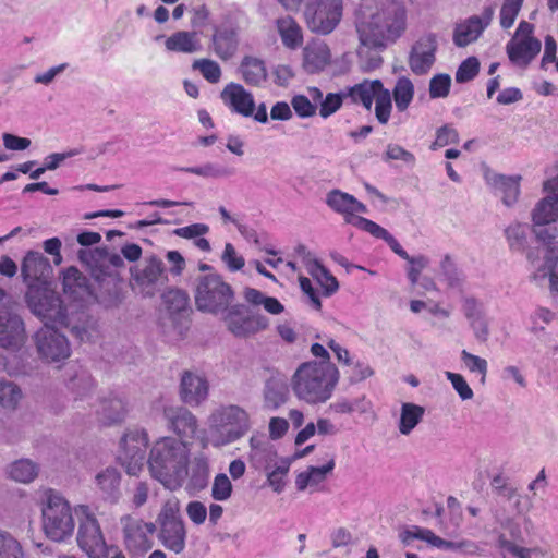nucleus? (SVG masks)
Wrapping results in <instances>:
<instances>
[{
  "mask_svg": "<svg viewBox=\"0 0 558 558\" xmlns=\"http://www.w3.org/2000/svg\"><path fill=\"white\" fill-rule=\"evenodd\" d=\"M190 457V441L163 436L153 444L147 464L154 478L165 487L175 489L187 476Z\"/></svg>",
  "mask_w": 558,
  "mask_h": 558,
  "instance_id": "1",
  "label": "nucleus"
},
{
  "mask_svg": "<svg viewBox=\"0 0 558 558\" xmlns=\"http://www.w3.org/2000/svg\"><path fill=\"white\" fill-rule=\"evenodd\" d=\"M405 27V0H384L368 20L356 23L360 43L364 47H385L387 40L400 36Z\"/></svg>",
  "mask_w": 558,
  "mask_h": 558,
  "instance_id": "2",
  "label": "nucleus"
},
{
  "mask_svg": "<svg viewBox=\"0 0 558 558\" xmlns=\"http://www.w3.org/2000/svg\"><path fill=\"white\" fill-rule=\"evenodd\" d=\"M251 417L246 410L235 404L220 405L208 417V436L202 447L220 448L241 439L251 429Z\"/></svg>",
  "mask_w": 558,
  "mask_h": 558,
  "instance_id": "3",
  "label": "nucleus"
},
{
  "mask_svg": "<svg viewBox=\"0 0 558 558\" xmlns=\"http://www.w3.org/2000/svg\"><path fill=\"white\" fill-rule=\"evenodd\" d=\"M43 524L46 536L53 542H64L73 535L75 522L70 504L53 489H45Z\"/></svg>",
  "mask_w": 558,
  "mask_h": 558,
  "instance_id": "4",
  "label": "nucleus"
},
{
  "mask_svg": "<svg viewBox=\"0 0 558 558\" xmlns=\"http://www.w3.org/2000/svg\"><path fill=\"white\" fill-rule=\"evenodd\" d=\"M234 292L217 272L201 275L195 280L194 299L196 308L204 313L218 314L229 308Z\"/></svg>",
  "mask_w": 558,
  "mask_h": 558,
  "instance_id": "5",
  "label": "nucleus"
},
{
  "mask_svg": "<svg viewBox=\"0 0 558 558\" xmlns=\"http://www.w3.org/2000/svg\"><path fill=\"white\" fill-rule=\"evenodd\" d=\"M74 513L78 520L76 542L80 549L89 558H107V543L95 513L86 505L75 507Z\"/></svg>",
  "mask_w": 558,
  "mask_h": 558,
  "instance_id": "6",
  "label": "nucleus"
},
{
  "mask_svg": "<svg viewBox=\"0 0 558 558\" xmlns=\"http://www.w3.org/2000/svg\"><path fill=\"white\" fill-rule=\"evenodd\" d=\"M533 232L538 242L550 252L558 250V229L551 226L558 220V197L546 196L538 201L531 213Z\"/></svg>",
  "mask_w": 558,
  "mask_h": 558,
  "instance_id": "7",
  "label": "nucleus"
},
{
  "mask_svg": "<svg viewBox=\"0 0 558 558\" xmlns=\"http://www.w3.org/2000/svg\"><path fill=\"white\" fill-rule=\"evenodd\" d=\"M25 300L29 311L40 318L59 325H66V310L60 295L53 290L29 287Z\"/></svg>",
  "mask_w": 558,
  "mask_h": 558,
  "instance_id": "8",
  "label": "nucleus"
},
{
  "mask_svg": "<svg viewBox=\"0 0 558 558\" xmlns=\"http://www.w3.org/2000/svg\"><path fill=\"white\" fill-rule=\"evenodd\" d=\"M308 29L318 35H328L342 17L341 0H308L304 10Z\"/></svg>",
  "mask_w": 558,
  "mask_h": 558,
  "instance_id": "9",
  "label": "nucleus"
},
{
  "mask_svg": "<svg viewBox=\"0 0 558 558\" xmlns=\"http://www.w3.org/2000/svg\"><path fill=\"white\" fill-rule=\"evenodd\" d=\"M314 356L320 357L323 361L307 362L302 364L294 374L293 384H337L339 380V372L337 367L329 362V353L319 343L311 347Z\"/></svg>",
  "mask_w": 558,
  "mask_h": 558,
  "instance_id": "10",
  "label": "nucleus"
},
{
  "mask_svg": "<svg viewBox=\"0 0 558 558\" xmlns=\"http://www.w3.org/2000/svg\"><path fill=\"white\" fill-rule=\"evenodd\" d=\"M157 521L160 526L158 535L160 543L168 550L181 554L185 549L186 530L178 508L167 502L163 505Z\"/></svg>",
  "mask_w": 558,
  "mask_h": 558,
  "instance_id": "11",
  "label": "nucleus"
},
{
  "mask_svg": "<svg viewBox=\"0 0 558 558\" xmlns=\"http://www.w3.org/2000/svg\"><path fill=\"white\" fill-rule=\"evenodd\" d=\"M147 445L148 436L143 429L129 430L122 437L118 461L129 475H137L142 471Z\"/></svg>",
  "mask_w": 558,
  "mask_h": 558,
  "instance_id": "12",
  "label": "nucleus"
},
{
  "mask_svg": "<svg viewBox=\"0 0 558 558\" xmlns=\"http://www.w3.org/2000/svg\"><path fill=\"white\" fill-rule=\"evenodd\" d=\"M223 320L228 330L238 338L253 336L269 325L266 316L250 313L243 304L229 306Z\"/></svg>",
  "mask_w": 558,
  "mask_h": 558,
  "instance_id": "13",
  "label": "nucleus"
},
{
  "mask_svg": "<svg viewBox=\"0 0 558 558\" xmlns=\"http://www.w3.org/2000/svg\"><path fill=\"white\" fill-rule=\"evenodd\" d=\"M25 324L9 304H0V348L20 351L26 342Z\"/></svg>",
  "mask_w": 558,
  "mask_h": 558,
  "instance_id": "14",
  "label": "nucleus"
},
{
  "mask_svg": "<svg viewBox=\"0 0 558 558\" xmlns=\"http://www.w3.org/2000/svg\"><path fill=\"white\" fill-rule=\"evenodd\" d=\"M38 355L47 362H59L70 356V343L64 335L47 323L35 333Z\"/></svg>",
  "mask_w": 558,
  "mask_h": 558,
  "instance_id": "15",
  "label": "nucleus"
},
{
  "mask_svg": "<svg viewBox=\"0 0 558 558\" xmlns=\"http://www.w3.org/2000/svg\"><path fill=\"white\" fill-rule=\"evenodd\" d=\"M124 544L133 557H141L153 547L151 536L156 525L125 515L122 518Z\"/></svg>",
  "mask_w": 558,
  "mask_h": 558,
  "instance_id": "16",
  "label": "nucleus"
},
{
  "mask_svg": "<svg viewBox=\"0 0 558 558\" xmlns=\"http://www.w3.org/2000/svg\"><path fill=\"white\" fill-rule=\"evenodd\" d=\"M131 274L140 292L146 296H154L168 281L165 264L157 255L146 257L143 267L131 269Z\"/></svg>",
  "mask_w": 558,
  "mask_h": 558,
  "instance_id": "17",
  "label": "nucleus"
},
{
  "mask_svg": "<svg viewBox=\"0 0 558 558\" xmlns=\"http://www.w3.org/2000/svg\"><path fill=\"white\" fill-rule=\"evenodd\" d=\"M436 36L428 34L421 37L411 48L408 64L415 75H425L436 61Z\"/></svg>",
  "mask_w": 558,
  "mask_h": 558,
  "instance_id": "18",
  "label": "nucleus"
},
{
  "mask_svg": "<svg viewBox=\"0 0 558 558\" xmlns=\"http://www.w3.org/2000/svg\"><path fill=\"white\" fill-rule=\"evenodd\" d=\"M240 46L239 28L232 24H222L214 28L210 49L222 61L231 60Z\"/></svg>",
  "mask_w": 558,
  "mask_h": 558,
  "instance_id": "19",
  "label": "nucleus"
},
{
  "mask_svg": "<svg viewBox=\"0 0 558 558\" xmlns=\"http://www.w3.org/2000/svg\"><path fill=\"white\" fill-rule=\"evenodd\" d=\"M336 466L333 456H330L327 463L322 466H308L295 477V487L299 492L310 493L324 492L326 489L327 476Z\"/></svg>",
  "mask_w": 558,
  "mask_h": 558,
  "instance_id": "20",
  "label": "nucleus"
},
{
  "mask_svg": "<svg viewBox=\"0 0 558 558\" xmlns=\"http://www.w3.org/2000/svg\"><path fill=\"white\" fill-rule=\"evenodd\" d=\"M167 425L178 437L192 444L197 430V420L184 408H167L165 410Z\"/></svg>",
  "mask_w": 558,
  "mask_h": 558,
  "instance_id": "21",
  "label": "nucleus"
},
{
  "mask_svg": "<svg viewBox=\"0 0 558 558\" xmlns=\"http://www.w3.org/2000/svg\"><path fill=\"white\" fill-rule=\"evenodd\" d=\"M541 49L542 43L537 38H512L506 46L509 60L523 69L529 66Z\"/></svg>",
  "mask_w": 558,
  "mask_h": 558,
  "instance_id": "22",
  "label": "nucleus"
},
{
  "mask_svg": "<svg viewBox=\"0 0 558 558\" xmlns=\"http://www.w3.org/2000/svg\"><path fill=\"white\" fill-rule=\"evenodd\" d=\"M221 99L234 112L243 117H252L256 108L252 93L238 83L228 84L221 92Z\"/></svg>",
  "mask_w": 558,
  "mask_h": 558,
  "instance_id": "23",
  "label": "nucleus"
},
{
  "mask_svg": "<svg viewBox=\"0 0 558 558\" xmlns=\"http://www.w3.org/2000/svg\"><path fill=\"white\" fill-rule=\"evenodd\" d=\"M485 179L496 193L501 194V201L506 206L510 207L517 203L520 195L521 175L507 177L493 172L487 173Z\"/></svg>",
  "mask_w": 558,
  "mask_h": 558,
  "instance_id": "24",
  "label": "nucleus"
},
{
  "mask_svg": "<svg viewBox=\"0 0 558 558\" xmlns=\"http://www.w3.org/2000/svg\"><path fill=\"white\" fill-rule=\"evenodd\" d=\"M401 539L405 545H410L413 541H424L433 547L441 550L458 551L459 542L446 541L437 536L433 531L413 525L401 534Z\"/></svg>",
  "mask_w": 558,
  "mask_h": 558,
  "instance_id": "25",
  "label": "nucleus"
},
{
  "mask_svg": "<svg viewBox=\"0 0 558 558\" xmlns=\"http://www.w3.org/2000/svg\"><path fill=\"white\" fill-rule=\"evenodd\" d=\"M125 403L122 399L112 397L99 400L96 415L99 424L110 426L123 421L125 416Z\"/></svg>",
  "mask_w": 558,
  "mask_h": 558,
  "instance_id": "26",
  "label": "nucleus"
},
{
  "mask_svg": "<svg viewBox=\"0 0 558 558\" xmlns=\"http://www.w3.org/2000/svg\"><path fill=\"white\" fill-rule=\"evenodd\" d=\"M108 248L96 247L81 248L77 253L80 262L88 267L95 279L100 280L104 276H108L107 264Z\"/></svg>",
  "mask_w": 558,
  "mask_h": 558,
  "instance_id": "27",
  "label": "nucleus"
},
{
  "mask_svg": "<svg viewBox=\"0 0 558 558\" xmlns=\"http://www.w3.org/2000/svg\"><path fill=\"white\" fill-rule=\"evenodd\" d=\"M381 86L383 83L380 80H364L363 82L347 88L344 95L347 98H350L353 104H361L365 109L371 110L374 97Z\"/></svg>",
  "mask_w": 558,
  "mask_h": 558,
  "instance_id": "28",
  "label": "nucleus"
},
{
  "mask_svg": "<svg viewBox=\"0 0 558 558\" xmlns=\"http://www.w3.org/2000/svg\"><path fill=\"white\" fill-rule=\"evenodd\" d=\"M165 47L168 51L191 54L201 51L202 44L195 32L179 31L166 39Z\"/></svg>",
  "mask_w": 558,
  "mask_h": 558,
  "instance_id": "29",
  "label": "nucleus"
},
{
  "mask_svg": "<svg viewBox=\"0 0 558 558\" xmlns=\"http://www.w3.org/2000/svg\"><path fill=\"white\" fill-rule=\"evenodd\" d=\"M51 267L48 259L39 252H28L22 263L21 274L25 281L45 277Z\"/></svg>",
  "mask_w": 558,
  "mask_h": 558,
  "instance_id": "30",
  "label": "nucleus"
},
{
  "mask_svg": "<svg viewBox=\"0 0 558 558\" xmlns=\"http://www.w3.org/2000/svg\"><path fill=\"white\" fill-rule=\"evenodd\" d=\"M330 50L324 43H314L304 49V66L307 72L316 73L330 62Z\"/></svg>",
  "mask_w": 558,
  "mask_h": 558,
  "instance_id": "31",
  "label": "nucleus"
},
{
  "mask_svg": "<svg viewBox=\"0 0 558 558\" xmlns=\"http://www.w3.org/2000/svg\"><path fill=\"white\" fill-rule=\"evenodd\" d=\"M239 71L244 82L252 86H258L267 78V71L262 60L246 56L242 59Z\"/></svg>",
  "mask_w": 558,
  "mask_h": 558,
  "instance_id": "32",
  "label": "nucleus"
},
{
  "mask_svg": "<svg viewBox=\"0 0 558 558\" xmlns=\"http://www.w3.org/2000/svg\"><path fill=\"white\" fill-rule=\"evenodd\" d=\"M282 44L288 48H296L303 41L302 29L291 16L280 17L276 21Z\"/></svg>",
  "mask_w": 558,
  "mask_h": 558,
  "instance_id": "33",
  "label": "nucleus"
},
{
  "mask_svg": "<svg viewBox=\"0 0 558 558\" xmlns=\"http://www.w3.org/2000/svg\"><path fill=\"white\" fill-rule=\"evenodd\" d=\"M483 33L477 15L471 16L464 23L457 25L453 41L458 47H465L476 40Z\"/></svg>",
  "mask_w": 558,
  "mask_h": 558,
  "instance_id": "34",
  "label": "nucleus"
},
{
  "mask_svg": "<svg viewBox=\"0 0 558 558\" xmlns=\"http://www.w3.org/2000/svg\"><path fill=\"white\" fill-rule=\"evenodd\" d=\"M354 201V196L342 192L338 189L331 190L326 195V204L337 214H340L344 217L347 223L352 218H356L357 216L351 215V208Z\"/></svg>",
  "mask_w": 558,
  "mask_h": 558,
  "instance_id": "35",
  "label": "nucleus"
},
{
  "mask_svg": "<svg viewBox=\"0 0 558 558\" xmlns=\"http://www.w3.org/2000/svg\"><path fill=\"white\" fill-rule=\"evenodd\" d=\"M174 171L192 173L203 179H225L233 174V170L215 162H206L195 167H174Z\"/></svg>",
  "mask_w": 558,
  "mask_h": 558,
  "instance_id": "36",
  "label": "nucleus"
},
{
  "mask_svg": "<svg viewBox=\"0 0 558 558\" xmlns=\"http://www.w3.org/2000/svg\"><path fill=\"white\" fill-rule=\"evenodd\" d=\"M96 483L106 499L118 500L120 474L114 468H107L99 472L96 475Z\"/></svg>",
  "mask_w": 558,
  "mask_h": 558,
  "instance_id": "37",
  "label": "nucleus"
},
{
  "mask_svg": "<svg viewBox=\"0 0 558 558\" xmlns=\"http://www.w3.org/2000/svg\"><path fill=\"white\" fill-rule=\"evenodd\" d=\"M425 409L421 405L404 402L401 405V414L399 421V432L402 435H409L422 421Z\"/></svg>",
  "mask_w": 558,
  "mask_h": 558,
  "instance_id": "38",
  "label": "nucleus"
},
{
  "mask_svg": "<svg viewBox=\"0 0 558 558\" xmlns=\"http://www.w3.org/2000/svg\"><path fill=\"white\" fill-rule=\"evenodd\" d=\"M333 386H293L296 397L308 404L325 403L332 396Z\"/></svg>",
  "mask_w": 558,
  "mask_h": 558,
  "instance_id": "39",
  "label": "nucleus"
},
{
  "mask_svg": "<svg viewBox=\"0 0 558 558\" xmlns=\"http://www.w3.org/2000/svg\"><path fill=\"white\" fill-rule=\"evenodd\" d=\"M307 270L324 289V294L330 296L339 289L337 279L317 260H312L307 265Z\"/></svg>",
  "mask_w": 558,
  "mask_h": 558,
  "instance_id": "40",
  "label": "nucleus"
},
{
  "mask_svg": "<svg viewBox=\"0 0 558 558\" xmlns=\"http://www.w3.org/2000/svg\"><path fill=\"white\" fill-rule=\"evenodd\" d=\"M291 460L282 458L280 461L271 466L269 470H264L267 476V483L277 494H280L286 488V477L290 471Z\"/></svg>",
  "mask_w": 558,
  "mask_h": 558,
  "instance_id": "41",
  "label": "nucleus"
},
{
  "mask_svg": "<svg viewBox=\"0 0 558 558\" xmlns=\"http://www.w3.org/2000/svg\"><path fill=\"white\" fill-rule=\"evenodd\" d=\"M391 97H393L398 111H405L414 97V85L411 80L405 76L399 77L391 92Z\"/></svg>",
  "mask_w": 558,
  "mask_h": 558,
  "instance_id": "42",
  "label": "nucleus"
},
{
  "mask_svg": "<svg viewBox=\"0 0 558 558\" xmlns=\"http://www.w3.org/2000/svg\"><path fill=\"white\" fill-rule=\"evenodd\" d=\"M63 290L74 296H82L88 291L87 278L75 267H69L63 274Z\"/></svg>",
  "mask_w": 558,
  "mask_h": 558,
  "instance_id": "43",
  "label": "nucleus"
},
{
  "mask_svg": "<svg viewBox=\"0 0 558 558\" xmlns=\"http://www.w3.org/2000/svg\"><path fill=\"white\" fill-rule=\"evenodd\" d=\"M38 471V465L32 460L20 459L9 466L8 473L16 482L31 483L37 476Z\"/></svg>",
  "mask_w": 558,
  "mask_h": 558,
  "instance_id": "44",
  "label": "nucleus"
},
{
  "mask_svg": "<svg viewBox=\"0 0 558 558\" xmlns=\"http://www.w3.org/2000/svg\"><path fill=\"white\" fill-rule=\"evenodd\" d=\"M162 302L171 314L180 313L186 310L190 298L189 294L178 288H170L161 295Z\"/></svg>",
  "mask_w": 558,
  "mask_h": 558,
  "instance_id": "45",
  "label": "nucleus"
},
{
  "mask_svg": "<svg viewBox=\"0 0 558 558\" xmlns=\"http://www.w3.org/2000/svg\"><path fill=\"white\" fill-rule=\"evenodd\" d=\"M505 236L511 251L522 252L527 240V226L513 222L505 229Z\"/></svg>",
  "mask_w": 558,
  "mask_h": 558,
  "instance_id": "46",
  "label": "nucleus"
},
{
  "mask_svg": "<svg viewBox=\"0 0 558 558\" xmlns=\"http://www.w3.org/2000/svg\"><path fill=\"white\" fill-rule=\"evenodd\" d=\"M374 100L376 119L380 124H387L392 110L391 92L383 85Z\"/></svg>",
  "mask_w": 558,
  "mask_h": 558,
  "instance_id": "47",
  "label": "nucleus"
},
{
  "mask_svg": "<svg viewBox=\"0 0 558 558\" xmlns=\"http://www.w3.org/2000/svg\"><path fill=\"white\" fill-rule=\"evenodd\" d=\"M441 276L450 288H461L464 282L462 271L457 267L450 255H445L440 262Z\"/></svg>",
  "mask_w": 558,
  "mask_h": 558,
  "instance_id": "48",
  "label": "nucleus"
},
{
  "mask_svg": "<svg viewBox=\"0 0 558 558\" xmlns=\"http://www.w3.org/2000/svg\"><path fill=\"white\" fill-rule=\"evenodd\" d=\"M0 558H25L21 543L5 531H0Z\"/></svg>",
  "mask_w": 558,
  "mask_h": 558,
  "instance_id": "49",
  "label": "nucleus"
},
{
  "mask_svg": "<svg viewBox=\"0 0 558 558\" xmlns=\"http://www.w3.org/2000/svg\"><path fill=\"white\" fill-rule=\"evenodd\" d=\"M192 69L199 71L203 77L211 84L218 83L221 78V68L218 62L211 59H196L192 63Z\"/></svg>",
  "mask_w": 558,
  "mask_h": 558,
  "instance_id": "50",
  "label": "nucleus"
},
{
  "mask_svg": "<svg viewBox=\"0 0 558 558\" xmlns=\"http://www.w3.org/2000/svg\"><path fill=\"white\" fill-rule=\"evenodd\" d=\"M233 485L225 473H219L214 477L211 485V498L216 501H227L231 498Z\"/></svg>",
  "mask_w": 558,
  "mask_h": 558,
  "instance_id": "51",
  "label": "nucleus"
},
{
  "mask_svg": "<svg viewBox=\"0 0 558 558\" xmlns=\"http://www.w3.org/2000/svg\"><path fill=\"white\" fill-rule=\"evenodd\" d=\"M181 399L191 407H197L208 397V386H181Z\"/></svg>",
  "mask_w": 558,
  "mask_h": 558,
  "instance_id": "52",
  "label": "nucleus"
},
{
  "mask_svg": "<svg viewBox=\"0 0 558 558\" xmlns=\"http://www.w3.org/2000/svg\"><path fill=\"white\" fill-rule=\"evenodd\" d=\"M209 472L208 458L201 453L194 457L192 461V482L198 487H204Z\"/></svg>",
  "mask_w": 558,
  "mask_h": 558,
  "instance_id": "53",
  "label": "nucleus"
},
{
  "mask_svg": "<svg viewBox=\"0 0 558 558\" xmlns=\"http://www.w3.org/2000/svg\"><path fill=\"white\" fill-rule=\"evenodd\" d=\"M281 459L282 458L278 457L277 450L271 444L251 457L254 466L263 470H269Z\"/></svg>",
  "mask_w": 558,
  "mask_h": 558,
  "instance_id": "54",
  "label": "nucleus"
},
{
  "mask_svg": "<svg viewBox=\"0 0 558 558\" xmlns=\"http://www.w3.org/2000/svg\"><path fill=\"white\" fill-rule=\"evenodd\" d=\"M523 4V0H504L501 10H500V25L502 28H510L521 8Z\"/></svg>",
  "mask_w": 558,
  "mask_h": 558,
  "instance_id": "55",
  "label": "nucleus"
},
{
  "mask_svg": "<svg viewBox=\"0 0 558 558\" xmlns=\"http://www.w3.org/2000/svg\"><path fill=\"white\" fill-rule=\"evenodd\" d=\"M460 141L458 131L450 124H445L437 129L436 138L430 145V149L445 147L449 144H458Z\"/></svg>",
  "mask_w": 558,
  "mask_h": 558,
  "instance_id": "56",
  "label": "nucleus"
},
{
  "mask_svg": "<svg viewBox=\"0 0 558 558\" xmlns=\"http://www.w3.org/2000/svg\"><path fill=\"white\" fill-rule=\"evenodd\" d=\"M451 86V77L448 74L434 75L429 81V96L433 99L448 96Z\"/></svg>",
  "mask_w": 558,
  "mask_h": 558,
  "instance_id": "57",
  "label": "nucleus"
},
{
  "mask_svg": "<svg viewBox=\"0 0 558 558\" xmlns=\"http://www.w3.org/2000/svg\"><path fill=\"white\" fill-rule=\"evenodd\" d=\"M349 223L356 227L357 229H361L371 235H373L376 239L385 240L389 232L383 228L381 226L377 225L376 222L364 218V217H356L349 220Z\"/></svg>",
  "mask_w": 558,
  "mask_h": 558,
  "instance_id": "58",
  "label": "nucleus"
},
{
  "mask_svg": "<svg viewBox=\"0 0 558 558\" xmlns=\"http://www.w3.org/2000/svg\"><path fill=\"white\" fill-rule=\"evenodd\" d=\"M344 98H347L344 92L327 94L319 106L320 117L326 119L333 114L341 108Z\"/></svg>",
  "mask_w": 558,
  "mask_h": 558,
  "instance_id": "59",
  "label": "nucleus"
},
{
  "mask_svg": "<svg viewBox=\"0 0 558 558\" xmlns=\"http://www.w3.org/2000/svg\"><path fill=\"white\" fill-rule=\"evenodd\" d=\"M286 386H268L265 390V407L276 410L286 403L288 396Z\"/></svg>",
  "mask_w": 558,
  "mask_h": 558,
  "instance_id": "60",
  "label": "nucleus"
},
{
  "mask_svg": "<svg viewBox=\"0 0 558 558\" xmlns=\"http://www.w3.org/2000/svg\"><path fill=\"white\" fill-rule=\"evenodd\" d=\"M480 70V62L475 57L465 59L456 72V81L458 83H465L473 80Z\"/></svg>",
  "mask_w": 558,
  "mask_h": 558,
  "instance_id": "61",
  "label": "nucleus"
},
{
  "mask_svg": "<svg viewBox=\"0 0 558 558\" xmlns=\"http://www.w3.org/2000/svg\"><path fill=\"white\" fill-rule=\"evenodd\" d=\"M500 495L508 499L515 498L514 509L519 515H525L532 508L531 498L527 496L518 495L515 489L512 487H502L500 489Z\"/></svg>",
  "mask_w": 558,
  "mask_h": 558,
  "instance_id": "62",
  "label": "nucleus"
},
{
  "mask_svg": "<svg viewBox=\"0 0 558 558\" xmlns=\"http://www.w3.org/2000/svg\"><path fill=\"white\" fill-rule=\"evenodd\" d=\"M462 312L468 322L486 315L483 303L473 296L462 299Z\"/></svg>",
  "mask_w": 558,
  "mask_h": 558,
  "instance_id": "63",
  "label": "nucleus"
},
{
  "mask_svg": "<svg viewBox=\"0 0 558 558\" xmlns=\"http://www.w3.org/2000/svg\"><path fill=\"white\" fill-rule=\"evenodd\" d=\"M500 547L504 558H531V549L521 547L510 541L501 539Z\"/></svg>",
  "mask_w": 558,
  "mask_h": 558,
  "instance_id": "64",
  "label": "nucleus"
}]
</instances>
